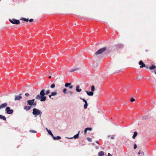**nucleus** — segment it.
<instances>
[{"label":"nucleus","instance_id":"nucleus-17","mask_svg":"<svg viewBox=\"0 0 156 156\" xmlns=\"http://www.w3.org/2000/svg\"><path fill=\"white\" fill-rule=\"evenodd\" d=\"M0 118L3 119L4 121H5L6 120V117L3 115H0Z\"/></svg>","mask_w":156,"mask_h":156},{"label":"nucleus","instance_id":"nucleus-23","mask_svg":"<svg viewBox=\"0 0 156 156\" xmlns=\"http://www.w3.org/2000/svg\"><path fill=\"white\" fill-rule=\"evenodd\" d=\"M91 91L93 92L95 90V87L94 85H92L91 87Z\"/></svg>","mask_w":156,"mask_h":156},{"label":"nucleus","instance_id":"nucleus-26","mask_svg":"<svg viewBox=\"0 0 156 156\" xmlns=\"http://www.w3.org/2000/svg\"><path fill=\"white\" fill-rule=\"evenodd\" d=\"M79 69V68H76V69H72V70H70L69 72H73L75 71H76V70L78 69Z\"/></svg>","mask_w":156,"mask_h":156},{"label":"nucleus","instance_id":"nucleus-13","mask_svg":"<svg viewBox=\"0 0 156 156\" xmlns=\"http://www.w3.org/2000/svg\"><path fill=\"white\" fill-rule=\"evenodd\" d=\"M156 68V66L154 65H152L151 66L149 67V69L151 70L154 69Z\"/></svg>","mask_w":156,"mask_h":156},{"label":"nucleus","instance_id":"nucleus-30","mask_svg":"<svg viewBox=\"0 0 156 156\" xmlns=\"http://www.w3.org/2000/svg\"><path fill=\"white\" fill-rule=\"evenodd\" d=\"M55 87V85L54 84H52L50 86V87L51 88H54Z\"/></svg>","mask_w":156,"mask_h":156},{"label":"nucleus","instance_id":"nucleus-12","mask_svg":"<svg viewBox=\"0 0 156 156\" xmlns=\"http://www.w3.org/2000/svg\"><path fill=\"white\" fill-rule=\"evenodd\" d=\"M80 87L78 85L76 86V90L77 92H80L82 90L81 89H79V88H80Z\"/></svg>","mask_w":156,"mask_h":156},{"label":"nucleus","instance_id":"nucleus-35","mask_svg":"<svg viewBox=\"0 0 156 156\" xmlns=\"http://www.w3.org/2000/svg\"><path fill=\"white\" fill-rule=\"evenodd\" d=\"M30 132H31V133H37V132L35 131H34V130H30Z\"/></svg>","mask_w":156,"mask_h":156},{"label":"nucleus","instance_id":"nucleus-31","mask_svg":"<svg viewBox=\"0 0 156 156\" xmlns=\"http://www.w3.org/2000/svg\"><path fill=\"white\" fill-rule=\"evenodd\" d=\"M87 140L89 142H91L92 141V139L91 138L89 137L87 138Z\"/></svg>","mask_w":156,"mask_h":156},{"label":"nucleus","instance_id":"nucleus-1","mask_svg":"<svg viewBox=\"0 0 156 156\" xmlns=\"http://www.w3.org/2000/svg\"><path fill=\"white\" fill-rule=\"evenodd\" d=\"M45 90L44 89H42L40 91V95L38 94L36 95L35 99L37 100L40 99L41 101H45L46 99V97L44 96V95L45 94L46 95L50 93V91L49 90H47L45 93Z\"/></svg>","mask_w":156,"mask_h":156},{"label":"nucleus","instance_id":"nucleus-2","mask_svg":"<svg viewBox=\"0 0 156 156\" xmlns=\"http://www.w3.org/2000/svg\"><path fill=\"white\" fill-rule=\"evenodd\" d=\"M107 49V48L106 47L103 48H102L99 49L96 53L95 55H98L102 53L103 52L105 51Z\"/></svg>","mask_w":156,"mask_h":156},{"label":"nucleus","instance_id":"nucleus-37","mask_svg":"<svg viewBox=\"0 0 156 156\" xmlns=\"http://www.w3.org/2000/svg\"><path fill=\"white\" fill-rule=\"evenodd\" d=\"M136 148H137V146H136V144H134V149H135Z\"/></svg>","mask_w":156,"mask_h":156},{"label":"nucleus","instance_id":"nucleus-8","mask_svg":"<svg viewBox=\"0 0 156 156\" xmlns=\"http://www.w3.org/2000/svg\"><path fill=\"white\" fill-rule=\"evenodd\" d=\"M22 94H20L18 96L16 95L15 96L14 100L15 101H19L20 100V99L22 98V97L21 96Z\"/></svg>","mask_w":156,"mask_h":156},{"label":"nucleus","instance_id":"nucleus-19","mask_svg":"<svg viewBox=\"0 0 156 156\" xmlns=\"http://www.w3.org/2000/svg\"><path fill=\"white\" fill-rule=\"evenodd\" d=\"M21 20L26 22H28L29 21V19H26L24 18H22L21 19Z\"/></svg>","mask_w":156,"mask_h":156},{"label":"nucleus","instance_id":"nucleus-34","mask_svg":"<svg viewBox=\"0 0 156 156\" xmlns=\"http://www.w3.org/2000/svg\"><path fill=\"white\" fill-rule=\"evenodd\" d=\"M86 129H87V130L91 131L92 129V128H87Z\"/></svg>","mask_w":156,"mask_h":156},{"label":"nucleus","instance_id":"nucleus-16","mask_svg":"<svg viewBox=\"0 0 156 156\" xmlns=\"http://www.w3.org/2000/svg\"><path fill=\"white\" fill-rule=\"evenodd\" d=\"M137 133L136 132H134V134L132 138L134 139L135 138V137L137 136Z\"/></svg>","mask_w":156,"mask_h":156},{"label":"nucleus","instance_id":"nucleus-29","mask_svg":"<svg viewBox=\"0 0 156 156\" xmlns=\"http://www.w3.org/2000/svg\"><path fill=\"white\" fill-rule=\"evenodd\" d=\"M151 82L152 83H154V79L153 78V77H151Z\"/></svg>","mask_w":156,"mask_h":156},{"label":"nucleus","instance_id":"nucleus-9","mask_svg":"<svg viewBox=\"0 0 156 156\" xmlns=\"http://www.w3.org/2000/svg\"><path fill=\"white\" fill-rule=\"evenodd\" d=\"M8 105V104L7 103H5L2 104L1 105H0V109H3L5 108H6L7 107V106Z\"/></svg>","mask_w":156,"mask_h":156},{"label":"nucleus","instance_id":"nucleus-41","mask_svg":"<svg viewBox=\"0 0 156 156\" xmlns=\"http://www.w3.org/2000/svg\"><path fill=\"white\" fill-rule=\"evenodd\" d=\"M87 129L86 128L85 129V130H84V133L85 134H86L87 133Z\"/></svg>","mask_w":156,"mask_h":156},{"label":"nucleus","instance_id":"nucleus-36","mask_svg":"<svg viewBox=\"0 0 156 156\" xmlns=\"http://www.w3.org/2000/svg\"><path fill=\"white\" fill-rule=\"evenodd\" d=\"M29 94L28 93H27L25 94V95L27 97H28L29 96Z\"/></svg>","mask_w":156,"mask_h":156},{"label":"nucleus","instance_id":"nucleus-43","mask_svg":"<svg viewBox=\"0 0 156 156\" xmlns=\"http://www.w3.org/2000/svg\"><path fill=\"white\" fill-rule=\"evenodd\" d=\"M50 135H51V136H52L53 138V137H55V136H54L52 134V133L51 134H50Z\"/></svg>","mask_w":156,"mask_h":156},{"label":"nucleus","instance_id":"nucleus-15","mask_svg":"<svg viewBox=\"0 0 156 156\" xmlns=\"http://www.w3.org/2000/svg\"><path fill=\"white\" fill-rule=\"evenodd\" d=\"M104 154V152L103 151H101L98 153L99 156H103Z\"/></svg>","mask_w":156,"mask_h":156},{"label":"nucleus","instance_id":"nucleus-18","mask_svg":"<svg viewBox=\"0 0 156 156\" xmlns=\"http://www.w3.org/2000/svg\"><path fill=\"white\" fill-rule=\"evenodd\" d=\"M61 138V137L59 136H58L57 137H53V139L54 140H59Z\"/></svg>","mask_w":156,"mask_h":156},{"label":"nucleus","instance_id":"nucleus-10","mask_svg":"<svg viewBox=\"0 0 156 156\" xmlns=\"http://www.w3.org/2000/svg\"><path fill=\"white\" fill-rule=\"evenodd\" d=\"M139 64L140 65V68H143L145 67V65L144 63L142 61L140 60V61L139 63Z\"/></svg>","mask_w":156,"mask_h":156},{"label":"nucleus","instance_id":"nucleus-46","mask_svg":"<svg viewBox=\"0 0 156 156\" xmlns=\"http://www.w3.org/2000/svg\"><path fill=\"white\" fill-rule=\"evenodd\" d=\"M96 142L98 144H99V142L98 141V140H96Z\"/></svg>","mask_w":156,"mask_h":156},{"label":"nucleus","instance_id":"nucleus-21","mask_svg":"<svg viewBox=\"0 0 156 156\" xmlns=\"http://www.w3.org/2000/svg\"><path fill=\"white\" fill-rule=\"evenodd\" d=\"M80 132V131H79L77 134H76L74 136V138L75 139H76L78 137Z\"/></svg>","mask_w":156,"mask_h":156},{"label":"nucleus","instance_id":"nucleus-3","mask_svg":"<svg viewBox=\"0 0 156 156\" xmlns=\"http://www.w3.org/2000/svg\"><path fill=\"white\" fill-rule=\"evenodd\" d=\"M34 99H33L32 100H28L27 101L28 104L30 105L33 106L34 107H35L36 105V103L34 102Z\"/></svg>","mask_w":156,"mask_h":156},{"label":"nucleus","instance_id":"nucleus-22","mask_svg":"<svg viewBox=\"0 0 156 156\" xmlns=\"http://www.w3.org/2000/svg\"><path fill=\"white\" fill-rule=\"evenodd\" d=\"M143 77L141 76H139L137 77V80H140Z\"/></svg>","mask_w":156,"mask_h":156},{"label":"nucleus","instance_id":"nucleus-7","mask_svg":"<svg viewBox=\"0 0 156 156\" xmlns=\"http://www.w3.org/2000/svg\"><path fill=\"white\" fill-rule=\"evenodd\" d=\"M65 87H69L70 89L73 88V86L71 85V83H66L65 85Z\"/></svg>","mask_w":156,"mask_h":156},{"label":"nucleus","instance_id":"nucleus-48","mask_svg":"<svg viewBox=\"0 0 156 156\" xmlns=\"http://www.w3.org/2000/svg\"><path fill=\"white\" fill-rule=\"evenodd\" d=\"M147 69H148V68H149V67H148V66H145V67Z\"/></svg>","mask_w":156,"mask_h":156},{"label":"nucleus","instance_id":"nucleus-4","mask_svg":"<svg viewBox=\"0 0 156 156\" xmlns=\"http://www.w3.org/2000/svg\"><path fill=\"white\" fill-rule=\"evenodd\" d=\"M33 111L32 112V113L34 115L36 116H37L39 115L40 114H41V111L38 110L36 108H34L33 109Z\"/></svg>","mask_w":156,"mask_h":156},{"label":"nucleus","instance_id":"nucleus-28","mask_svg":"<svg viewBox=\"0 0 156 156\" xmlns=\"http://www.w3.org/2000/svg\"><path fill=\"white\" fill-rule=\"evenodd\" d=\"M147 118H148L147 116L145 115V116H143L142 117V119L143 120H145V119H147Z\"/></svg>","mask_w":156,"mask_h":156},{"label":"nucleus","instance_id":"nucleus-47","mask_svg":"<svg viewBox=\"0 0 156 156\" xmlns=\"http://www.w3.org/2000/svg\"><path fill=\"white\" fill-rule=\"evenodd\" d=\"M52 95H51H51H49V98H51Z\"/></svg>","mask_w":156,"mask_h":156},{"label":"nucleus","instance_id":"nucleus-40","mask_svg":"<svg viewBox=\"0 0 156 156\" xmlns=\"http://www.w3.org/2000/svg\"><path fill=\"white\" fill-rule=\"evenodd\" d=\"M29 22H31H31H33V21L34 20H33V19H30L29 20Z\"/></svg>","mask_w":156,"mask_h":156},{"label":"nucleus","instance_id":"nucleus-33","mask_svg":"<svg viewBox=\"0 0 156 156\" xmlns=\"http://www.w3.org/2000/svg\"><path fill=\"white\" fill-rule=\"evenodd\" d=\"M135 101V100L134 98H131L130 99V101L131 102H134Z\"/></svg>","mask_w":156,"mask_h":156},{"label":"nucleus","instance_id":"nucleus-32","mask_svg":"<svg viewBox=\"0 0 156 156\" xmlns=\"http://www.w3.org/2000/svg\"><path fill=\"white\" fill-rule=\"evenodd\" d=\"M80 99H81L82 100H83V101L85 103H87V101H86L85 99H83V98H80Z\"/></svg>","mask_w":156,"mask_h":156},{"label":"nucleus","instance_id":"nucleus-50","mask_svg":"<svg viewBox=\"0 0 156 156\" xmlns=\"http://www.w3.org/2000/svg\"><path fill=\"white\" fill-rule=\"evenodd\" d=\"M154 72L155 74H156V71H154Z\"/></svg>","mask_w":156,"mask_h":156},{"label":"nucleus","instance_id":"nucleus-51","mask_svg":"<svg viewBox=\"0 0 156 156\" xmlns=\"http://www.w3.org/2000/svg\"><path fill=\"white\" fill-rule=\"evenodd\" d=\"M46 129H47V131H48V130H49L47 128H46Z\"/></svg>","mask_w":156,"mask_h":156},{"label":"nucleus","instance_id":"nucleus-6","mask_svg":"<svg viewBox=\"0 0 156 156\" xmlns=\"http://www.w3.org/2000/svg\"><path fill=\"white\" fill-rule=\"evenodd\" d=\"M5 111L7 114H12L13 112V110L10 109L9 107H7L5 108Z\"/></svg>","mask_w":156,"mask_h":156},{"label":"nucleus","instance_id":"nucleus-45","mask_svg":"<svg viewBox=\"0 0 156 156\" xmlns=\"http://www.w3.org/2000/svg\"><path fill=\"white\" fill-rule=\"evenodd\" d=\"M108 156H112L110 153H109L108 154Z\"/></svg>","mask_w":156,"mask_h":156},{"label":"nucleus","instance_id":"nucleus-38","mask_svg":"<svg viewBox=\"0 0 156 156\" xmlns=\"http://www.w3.org/2000/svg\"><path fill=\"white\" fill-rule=\"evenodd\" d=\"M48 132L49 134H50L52 133L51 131L50 130H48Z\"/></svg>","mask_w":156,"mask_h":156},{"label":"nucleus","instance_id":"nucleus-27","mask_svg":"<svg viewBox=\"0 0 156 156\" xmlns=\"http://www.w3.org/2000/svg\"><path fill=\"white\" fill-rule=\"evenodd\" d=\"M87 102L85 103V104L84 105V108L85 109H86L87 108Z\"/></svg>","mask_w":156,"mask_h":156},{"label":"nucleus","instance_id":"nucleus-24","mask_svg":"<svg viewBox=\"0 0 156 156\" xmlns=\"http://www.w3.org/2000/svg\"><path fill=\"white\" fill-rule=\"evenodd\" d=\"M67 94H69L70 95H72L73 94V92L71 90H69L68 91Z\"/></svg>","mask_w":156,"mask_h":156},{"label":"nucleus","instance_id":"nucleus-39","mask_svg":"<svg viewBox=\"0 0 156 156\" xmlns=\"http://www.w3.org/2000/svg\"><path fill=\"white\" fill-rule=\"evenodd\" d=\"M142 153H143H143L142 151H139L138 153V154H142Z\"/></svg>","mask_w":156,"mask_h":156},{"label":"nucleus","instance_id":"nucleus-14","mask_svg":"<svg viewBox=\"0 0 156 156\" xmlns=\"http://www.w3.org/2000/svg\"><path fill=\"white\" fill-rule=\"evenodd\" d=\"M23 108L25 110L28 111L30 109V106H25Z\"/></svg>","mask_w":156,"mask_h":156},{"label":"nucleus","instance_id":"nucleus-42","mask_svg":"<svg viewBox=\"0 0 156 156\" xmlns=\"http://www.w3.org/2000/svg\"><path fill=\"white\" fill-rule=\"evenodd\" d=\"M50 135H51V136H52L53 138V137H55V136H54L52 134V133L51 134H50Z\"/></svg>","mask_w":156,"mask_h":156},{"label":"nucleus","instance_id":"nucleus-25","mask_svg":"<svg viewBox=\"0 0 156 156\" xmlns=\"http://www.w3.org/2000/svg\"><path fill=\"white\" fill-rule=\"evenodd\" d=\"M51 95L55 96L57 94V93L56 92H52L51 93Z\"/></svg>","mask_w":156,"mask_h":156},{"label":"nucleus","instance_id":"nucleus-20","mask_svg":"<svg viewBox=\"0 0 156 156\" xmlns=\"http://www.w3.org/2000/svg\"><path fill=\"white\" fill-rule=\"evenodd\" d=\"M67 89L66 88H64L63 90V92L64 94H66L67 93Z\"/></svg>","mask_w":156,"mask_h":156},{"label":"nucleus","instance_id":"nucleus-5","mask_svg":"<svg viewBox=\"0 0 156 156\" xmlns=\"http://www.w3.org/2000/svg\"><path fill=\"white\" fill-rule=\"evenodd\" d=\"M9 21L12 24L18 25L20 23V21L19 20L12 19H9Z\"/></svg>","mask_w":156,"mask_h":156},{"label":"nucleus","instance_id":"nucleus-49","mask_svg":"<svg viewBox=\"0 0 156 156\" xmlns=\"http://www.w3.org/2000/svg\"><path fill=\"white\" fill-rule=\"evenodd\" d=\"M51 76H50L48 77V78L49 79H51Z\"/></svg>","mask_w":156,"mask_h":156},{"label":"nucleus","instance_id":"nucleus-11","mask_svg":"<svg viewBox=\"0 0 156 156\" xmlns=\"http://www.w3.org/2000/svg\"><path fill=\"white\" fill-rule=\"evenodd\" d=\"M86 92L87 93V94L89 96H92L94 95V93L92 91L89 92H88L87 91H86Z\"/></svg>","mask_w":156,"mask_h":156},{"label":"nucleus","instance_id":"nucleus-44","mask_svg":"<svg viewBox=\"0 0 156 156\" xmlns=\"http://www.w3.org/2000/svg\"><path fill=\"white\" fill-rule=\"evenodd\" d=\"M111 139H114V137L113 136H112L111 137Z\"/></svg>","mask_w":156,"mask_h":156}]
</instances>
